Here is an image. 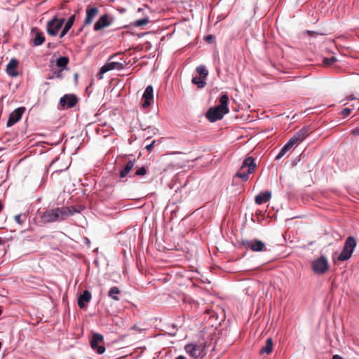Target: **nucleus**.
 <instances>
[{
  "instance_id": "c03bdc74",
  "label": "nucleus",
  "mask_w": 359,
  "mask_h": 359,
  "mask_svg": "<svg viewBox=\"0 0 359 359\" xmlns=\"http://www.w3.org/2000/svg\"><path fill=\"white\" fill-rule=\"evenodd\" d=\"M358 133H359V130H357V131H356V130H354V131H353V133H354L355 135L358 134Z\"/></svg>"
},
{
  "instance_id": "a18cd8bd",
  "label": "nucleus",
  "mask_w": 359,
  "mask_h": 359,
  "mask_svg": "<svg viewBox=\"0 0 359 359\" xmlns=\"http://www.w3.org/2000/svg\"><path fill=\"white\" fill-rule=\"evenodd\" d=\"M181 359H187L185 357L181 355Z\"/></svg>"
},
{
  "instance_id": "a878e982",
  "label": "nucleus",
  "mask_w": 359,
  "mask_h": 359,
  "mask_svg": "<svg viewBox=\"0 0 359 359\" xmlns=\"http://www.w3.org/2000/svg\"><path fill=\"white\" fill-rule=\"evenodd\" d=\"M192 83L198 88H203L206 85L205 79L201 76H195L192 79Z\"/></svg>"
},
{
  "instance_id": "6ab92c4d",
  "label": "nucleus",
  "mask_w": 359,
  "mask_h": 359,
  "mask_svg": "<svg viewBox=\"0 0 359 359\" xmlns=\"http://www.w3.org/2000/svg\"><path fill=\"white\" fill-rule=\"evenodd\" d=\"M271 198V192L269 191L259 193L255 196V203L258 205H261L268 202Z\"/></svg>"
},
{
  "instance_id": "c9c22d12",
  "label": "nucleus",
  "mask_w": 359,
  "mask_h": 359,
  "mask_svg": "<svg viewBox=\"0 0 359 359\" xmlns=\"http://www.w3.org/2000/svg\"><path fill=\"white\" fill-rule=\"evenodd\" d=\"M22 215L21 214H18V215H16L15 217H14V219H15V221L16 222V223H18V224H22L24 222H25V219H22ZM24 218H26V216L25 215L24 216Z\"/></svg>"
},
{
  "instance_id": "4be33fe9",
  "label": "nucleus",
  "mask_w": 359,
  "mask_h": 359,
  "mask_svg": "<svg viewBox=\"0 0 359 359\" xmlns=\"http://www.w3.org/2000/svg\"><path fill=\"white\" fill-rule=\"evenodd\" d=\"M75 18H76L75 15H72L69 18L67 22H66L63 29L62 30V32L60 34V38L62 39V37H64L67 34V33L69 32V30L72 28V27L74 22Z\"/></svg>"
},
{
  "instance_id": "20e7f679",
  "label": "nucleus",
  "mask_w": 359,
  "mask_h": 359,
  "mask_svg": "<svg viewBox=\"0 0 359 359\" xmlns=\"http://www.w3.org/2000/svg\"><path fill=\"white\" fill-rule=\"evenodd\" d=\"M205 346L202 344H189L185 346L186 352L194 359H198L205 355L204 353Z\"/></svg>"
},
{
  "instance_id": "39448f33",
  "label": "nucleus",
  "mask_w": 359,
  "mask_h": 359,
  "mask_svg": "<svg viewBox=\"0 0 359 359\" xmlns=\"http://www.w3.org/2000/svg\"><path fill=\"white\" fill-rule=\"evenodd\" d=\"M311 267L313 272L316 274L325 273L329 267L327 258L323 255L320 256L312 262Z\"/></svg>"
},
{
  "instance_id": "393cba45",
  "label": "nucleus",
  "mask_w": 359,
  "mask_h": 359,
  "mask_svg": "<svg viewBox=\"0 0 359 359\" xmlns=\"http://www.w3.org/2000/svg\"><path fill=\"white\" fill-rule=\"evenodd\" d=\"M45 41L43 34L41 32H37L33 40V43L36 46H41Z\"/></svg>"
},
{
  "instance_id": "72a5a7b5",
  "label": "nucleus",
  "mask_w": 359,
  "mask_h": 359,
  "mask_svg": "<svg viewBox=\"0 0 359 359\" xmlns=\"http://www.w3.org/2000/svg\"><path fill=\"white\" fill-rule=\"evenodd\" d=\"M149 22V20L148 18H144L142 19L136 20L135 22V25L137 27H142V26H144V25L148 24Z\"/></svg>"
},
{
  "instance_id": "ddd939ff",
  "label": "nucleus",
  "mask_w": 359,
  "mask_h": 359,
  "mask_svg": "<svg viewBox=\"0 0 359 359\" xmlns=\"http://www.w3.org/2000/svg\"><path fill=\"white\" fill-rule=\"evenodd\" d=\"M25 111V107H19L15 109L9 116L7 126L11 127L20 121Z\"/></svg>"
},
{
  "instance_id": "423d86ee",
  "label": "nucleus",
  "mask_w": 359,
  "mask_h": 359,
  "mask_svg": "<svg viewBox=\"0 0 359 359\" xmlns=\"http://www.w3.org/2000/svg\"><path fill=\"white\" fill-rule=\"evenodd\" d=\"M64 23V18H57V16H55L52 20H49L47 23V33L52 36H56L58 33V31L62 28Z\"/></svg>"
},
{
  "instance_id": "bb28decb",
  "label": "nucleus",
  "mask_w": 359,
  "mask_h": 359,
  "mask_svg": "<svg viewBox=\"0 0 359 359\" xmlns=\"http://www.w3.org/2000/svg\"><path fill=\"white\" fill-rule=\"evenodd\" d=\"M252 172H249V170H243L240 168L239 170L236 173V176L239 178H241L243 181H247L249 178V174L252 173Z\"/></svg>"
},
{
  "instance_id": "f8f14e48",
  "label": "nucleus",
  "mask_w": 359,
  "mask_h": 359,
  "mask_svg": "<svg viewBox=\"0 0 359 359\" xmlns=\"http://www.w3.org/2000/svg\"><path fill=\"white\" fill-rule=\"evenodd\" d=\"M111 24V20L109 19L108 14L102 15L98 20L94 24L93 29L95 32L100 31L105 27H109Z\"/></svg>"
},
{
  "instance_id": "2f4dec72",
  "label": "nucleus",
  "mask_w": 359,
  "mask_h": 359,
  "mask_svg": "<svg viewBox=\"0 0 359 359\" xmlns=\"http://www.w3.org/2000/svg\"><path fill=\"white\" fill-rule=\"evenodd\" d=\"M301 142L293 135L286 144H288L291 149H292L295 148Z\"/></svg>"
},
{
  "instance_id": "cd10ccee",
  "label": "nucleus",
  "mask_w": 359,
  "mask_h": 359,
  "mask_svg": "<svg viewBox=\"0 0 359 359\" xmlns=\"http://www.w3.org/2000/svg\"><path fill=\"white\" fill-rule=\"evenodd\" d=\"M69 63V58L67 57H60L56 60V65L62 69L65 68Z\"/></svg>"
},
{
  "instance_id": "37998d69",
  "label": "nucleus",
  "mask_w": 359,
  "mask_h": 359,
  "mask_svg": "<svg viewBox=\"0 0 359 359\" xmlns=\"http://www.w3.org/2000/svg\"><path fill=\"white\" fill-rule=\"evenodd\" d=\"M3 244V240L2 238L0 237V245Z\"/></svg>"
},
{
  "instance_id": "6e6552de",
  "label": "nucleus",
  "mask_w": 359,
  "mask_h": 359,
  "mask_svg": "<svg viewBox=\"0 0 359 359\" xmlns=\"http://www.w3.org/2000/svg\"><path fill=\"white\" fill-rule=\"evenodd\" d=\"M125 67L124 65L118 62H109L102 66L97 74V76L99 79H102V74L112 69L121 70Z\"/></svg>"
},
{
  "instance_id": "ea45409f",
  "label": "nucleus",
  "mask_w": 359,
  "mask_h": 359,
  "mask_svg": "<svg viewBox=\"0 0 359 359\" xmlns=\"http://www.w3.org/2000/svg\"><path fill=\"white\" fill-rule=\"evenodd\" d=\"M213 39L214 36L212 35H208L205 37V41L209 43H210Z\"/></svg>"
},
{
  "instance_id": "1a4fd4ad",
  "label": "nucleus",
  "mask_w": 359,
  "mask_h": 359,
  "mask_svg": "<svg viewBox=\"0 0 359 359\" xmlns=\"http://www.w3.org/2000/svg\"><path fill=\"white\" fill-rule=\"evenodd\" d=\"M59 221H64L68 217L80 211L75 206L57 208Z\"/></svg>"
},
{
  "instance_id": "7c9ffc66",
  "label": "nucleus",
  "mask_w": 359,
  "mask_h": 359,
  "mask_svg": "<svg viewBox=\"0 0 359 359\" xmlns=\"http://www.w3.org/2000/svg\"><path fill=\"white\" fill-rule=\"evenodd\" d=\"M290 149H291L290 146L285 144L276 156V159L278 160L283 158Z\"/></svg>"
},
{
  "instance_id": "473e14b6",
  "label": "nucleus",
  "mask_w": 359,
  "mask_h": 359,
  "mask_svg": "<svg viewBox=\"0 0 359 359\" xmlns=\"http://www.w3.org/2000/svg\"><path fill=\"white\" fill-rule=\"evenodd\" d=\"M337 61V58L335 57H324L323 60V63L325 66H330L333 63H334Z\"/></svg>"
},
{
  "instance_id": "c756f323",
  "label": "nucleus",
  "mask_w": 359,
  "mask_h": 359,
  "mask_svg": "<svg viewBox=\"0 0 359 359\" xmlns=\"http://www.w3.org/2000/svg\"><path fill=\"white\" fill-rule=\"evenodd\" d=\"M196 72L199 74V76L206 79L208 75V71L206 69L204 65H200L197 67Z\"/></svg>"
},
{
  "instance_id": "412c9836",
  "label": "nucleus",
  "mask_w": 359,
  "mask_h": 359,
  "mask_svg": "<svg viewBox=\"0 0 359 359\" xmlns=\"http://www.w3.org/2000/svg\"><path fill=\"white\" fill-rule=\"evenodd\" d=\"M229 95L226 93H222L219 97V105L217 107L223 110L224 112L228 114L229 112V109L228 107L229 104Z\"/></svg>"
},
{
  "instance_id": "2eb2a0df",
  "label": "nucleus",
  "mask_w": 359,
  "mask_h": 359,
  "mask_svg": "<svg viewBox=\"0 0 359 359\" xmlns=\"http://www.w3.org/2000/svg\"><path fill=\"white\" fill-rule=\"evenodd\" d=\"M78 99L74 95H65L60 98V104L62 107L67 106V108H72L76 105Z\"/></svg>"
},
{
  "instance_id": "8fccbe9b",
  "label": "nucleus",
  "mask_w": 359,
  "mask_h": 359,
  "mask_svg": "<svg viewBox=\"0 0 359 359\" xmlns=\"http://www.w3.org/2000/svg\"><path fill=\"white\" fill-rule=\"evenodd\" d=\"M1 313H2V312H1V311L0 310V315L1 314Z\"/></svg>"
},
{
  "instance_id": "a19ab883",
  "label": "nucleus",
  "mask_w": 359,
  "mask_h": 359,
  "mask_svg": "<svg viewBox=\"0 0 359 359\" xmlns=\"http://www.w3.org/2000/svg\"><path fill=\"white\" fill-rule=\"evenodd\" d=\"M332 359H342V358L339 355H334Z\"/></svg>"
},
{
  "instance_id": "49530a36",
  "label": "nucleus",
  "mask_w": 359,
  "mask_h": 359,
  "mask_svg": "<svg viewBox=\"0 0 359 359\" xmlns=\"http://www.w3.org/2000/svg\"><path fill=\"white\" fill-rule=\"evenodd\" d=\"M1 346H2V344H1V342H0V348H1Z\"/></svg>"
},
{
  "instance_id": "f3484780",
  "label": "nucleus",
  "mask_w": 359,
  "mask_h": 359,
  "mask_svg": "<svg viewBox=\"0 0 359 359\" xmlns=\"http://www.w3.org/2000/svg\"><path fill=\"white\" fill-rule=\"evenodd\" d=\"M311 128L309 126H306L302 128L299 130L295 133L293 135L300 142H303L305 138L311 133Z\"/></svg>"
},
{
  "instance_id": "e433bc0d",
  "label": "nucleus",
  "mask_w": 359,
  "mask_h": 359,
  "mask_svg": "<svg viewBox=\"0 0 359 359\" xmlns=\"http://www.w3.org/2000/svg\"><path fill=\"white\" fill-rule=\"evenodd\" d=\"M351 109L350 108H344L342 111H341V114L344 116H347L348 115H349L351 114Z\"/></svg>"
},
{
  "instance_id": "4468645a",
  "label": "nucleus",
  "mask_w": 359,
  "mask_h": 359,
  "mask_svg": "<svg viewBox=\"0 0 359 359\" xmlns=\"http://www.w3.org/2000/svg\"><path fill=\"white\" fill-rule=\"evenodd\" d=\"M153 92H154V89H153L152 86L150 85L146 88V89L144 92V94L142 95V100H143L142 107L143 108H147L148 107H149L151 105V101L153 100V98H154Z\"/></svg>"
},
{
  "instance_id": "dca6fc26",
  "label": "nucleus",
  "mask_w": 359,
  "mask_h": 359,
  "mask_svg": "<svg viewBox=\"0 0 359 359\" xmlns=\"http://www.w3.org/2000/svg\"><path fill=\"white\" fill-rule=\"evenodd\" d=\"M18 66V61L15 58H12L6 66L7 74L12 77L17 76L18 75V72L16 71Z\"/></svg>"
},
{
  "instance_id": "4c0bfd02",
  "label": "nucleus",
  "mask_w": 359,
  "mask_h": 359,
  "mask_svg": "<svg viewBox=\"0 0 359 359\" xmlns=\"http://www.w3.org/2000/svg\"><path fill=\"white\" fill-rule=\"evenodd\" d=\"M185 256V261L190 262L194 258V255L192 253H187Z\"/></svg>"
},
{
  "instance_id": "5701e85b",
  "label": "nucleus",
  "mask_w": 359,
  "mask_h": 359,
  "mask_svg": "<svg viewBox=\"0 0 359 359\" xmlns=\"http://www.w3.org/2000/svg\"><path fill=\"white\" fill-rule=\"evenodd\" d=\"M273 347V344L272 338H268L266 341L265 345L260 349L259 353L260 354L266 353V354L269 355L272 353Z\"/></svg>"
},
{
  "instance_id": "b1692460",
  "label": "nucleus",
  "mask_w": 359,
  "mask_h": 359,
  "mask_svg": "<svg viewBox=\"0 0 359 359\" xmlns=\"http://www.w3.org/2000/svg\"><path fill=\"white\" fill-rule=\"evenodd\" d=\"M135 160H130L127 162L125 167L120 172V177L123 178L132 170L135 165Z\"/></svg>"
},
{
  "instance_id": "09e8293b",
  "label": "nucleus",
  "mask_w": 359,
  "mask_h": 359,
  "mask_svg": "<svg viewBox=\"0 0 359 359\" xmlns=\"http://www.w3.org/2000/svg\"><path fill=\"white\" fill-rule=\"evenodd\" d=\"M175 359H180V356L176 357Z\"/></svg>"
},
{
  "instance_id": "a211bd4d",
  "label": "nucleus",
  "mask_w": 359,
  "mask_h": 359,
  "mask_svg": "<svg viewBox=\"0 0 359 359\" xmlns=\"http://www.w3.org/2000/svg\"><path fill=\"white\" fill-rule=\"evenodd\" d=\"M91 299V293L88 290L83 291V294H80L78 298V306L81 309L86 307V304Z\"/></svg>"
},
{
  "instance_id": "f704fd0d",
  "label": "nucleus",
  "mask_w": 359,
  "mask_h": 359,
  "mask_svg": "<svg viewBox=\"0 0 359 359\" xmlns=\"http://www.w3.org/2000/svg\"><path fill=\"white\" fill-rule=\"evenodd\" d=\"M147 173V169L144 167H141L137 170L135 173V176H142Z\"/></svg>"
},
{
  "instance_id": "f03ea898",
  "label": "nucleus",
  "mask_w": 359,
  "mask_h": 359,
  "mask_svg": "<svg viewBox=\"0 0 359 359\" xmlns=\"http://www.w3.org/2000/svg\"><path fill=\"white\" fill-rule=\"evenodd\" d=\"M98 13L99 9L97 7L91 4L88 5L86 8V15L83 21V25L79 29V32L82 31L85 27L90 25Z\"/></svg>"
},
{
  "instance_id": "7ed1b4c3",
  "label": "nucleus",
  "mask_w": 359,
  "mask_h": 359,
  "mask_svg": "<svg viewBox=\"0 0 359 359\" xmlns=\"http://www.w3.org/2000/svg\"><path fill=\"white\" fill-rule=\"evenodd\" d=\"M104 336L100 333H93L90 341V347L98 354H102L105 352V347L103 345Z\"/></svg>"
},
{
  "instance_id": "aec40b11",
  "label": "nucleus",
  "mask_w": 359,
  "mask_h": 359,
  "mask_svg": "<svg viewBox=\"0 0 359 359\" xmlns=\"http://www.w3.org/2000/svg\"><path fill=\"white\" fill-rule=\"evenodd\" d=\"M256 167L255 159L252 156L246 158L241 166L243 170H249V172H253Z\"/></svg>"
},
{
  "instance_id": "de8ad7c7",
  "label": "nucleus",
  "mask_w": 359,
  "mask_h": 359,
  "mask_svg": "<svg viewBox=\"0 0 359 359\" xmlns=\"http://www.w3.org/2000/svg\"><path fill=\"white\" fill-rule=\"evenodd\" d=\"M115 55H111L110 59L113 58Z\"/></svg>"
},
{
  "instance_id": "0eeeda50",
  "label": "nucleus",
  "mask_w": 359,
  "mask_h": 359,
  "mask_svg": "<svg viewBox=\"0 0 359 359\" xmlns=\"http://www.w3.org/2000/svg\"><path fill=\"white\" fill-rule=\"evenodd\" d=\"M226 114L223 110L217 107H211L208 109L206 117L212 123L221 120Z\"/></svg>"
},
{
  "instance_id": "c85d7f7f",
  "label": "nucleus",
  "mask_w": 359,
  "mask_h": 359,
  "mask_svg": "<svg viewBox=\"0 0 359 359\" xmlns=\"http://www.w3.org/2000/svg\"><path fill=\"white\" fill-rule=\"evenodd\" d=\"M120 290L117 287H113L109 292V296L115 301L119 300L118 294H120Z\"/></svg>"
},
{
  "instance_id": "58836bf2",
  "label": "nucleus",
  "mask_w": 359,
  "mask_h": 359,
  "mask_svg": "<svg viewBox=\"0 0 359 359\" xmlns=\"http://www.w3.org/2000/svg\"><path fill=\"white\" fill-rule=\"evenodd\" d=\"M155 144V141H152L150 144H148L145 146V148L147 151H151L154 144Z\"/></svg>"
},
{
  "instance_id": "79ce46f5",
  "label": "nucleus",
  "mask_w": 359,
  "mask_h": 359,
  "mask_svg": "<svg viewBox=\"0 0 359 359\" xmlns=\"http://www.w3.org/2000/svg\"><path fill=\"white\" fill-rule=\"evenodd\" d=\"M61 72H62V70L60 72L57 73V78H61L62 77L61 74H60Z\"/></svg>"
},
{
  "instance_id": "9b49d317",
  "label": "nucleus",
  "mask_w": 359,
  "mask_h": 359,
  "mask_svg": "<svg viewBox=\"0 0 359 359\" xmlns=\"http://www.w3.org/2000/svg\"><path fill=\"white\" fill-rule=\"evenodd\" d=\"M41 217L46 223L59 221L57 208L46 210L43 212Z\"/></svg>"
},
{
  "instance_id": "9d476101",
  "label": "nucleus",
  "mask_w": 359,
  "mask_h": 359,
  "mask_svg": "<svg viewBox=\"0 0 359 359\" xmlns=\"http://www.w3.org/2000/svg\"><path fill=\"white\" fill-rule=\"evenodd\" d=\"M243 245L253 252H261L264 250L265 244L262 241L254 239L252 241H244Z\"/></svg>"
},
{
  "instance_id": "f257e3e1",
  "label": "nucleus",
  "mask_w": 359,
  "mask_h": 359,
  "mask_svg": "<svg viewBox=\"0 0 359 359\" xmlns=\"http://www.w3.org/2000/svg\"><path fill=\"white\" fill-rule=\"evenodd\" d=\"M356 241L352 236H348L344 243V248L338 256V260L344 262L348 260L355 248Z\"/></svg>"
}]
</instances>
